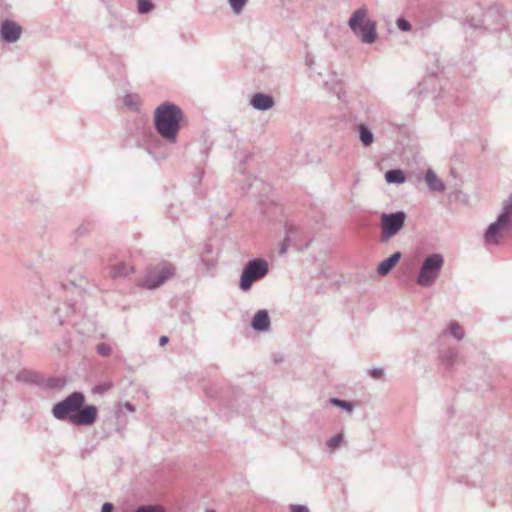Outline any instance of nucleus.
Listing matches in <instances>:
<instances>
[{"label": "nucleus", "mask_w": 512, "mask_h": 512, "mask_svg": "<svg viewBox=\"0 0 512 512\" xmlns=\"http://www.w3.org/2000/svg\"><path fill=\"white\" fill-rule=\"evenodd\" d=\"M82 392L74 391L53 405L51 414L59 421H67L76 426H91L98 417L95 405H86Z\"/></svg>", "instance_id": "nucleus-1"}, {"label": "nucleus", "mask_w": 512, "mask_h": 512, "mask_svg": "<svg viewBox=\"0 0 512 512\" xmlns=\"http://www.w3.org/2000/svg\"><path fill=\"white\" fill-rule=\"evenodd\" d=\"M184 114L174 103L164 102L157 106L154 112V127L156 132L168 143H176L180 130V122Z\"/></svg>", "instance_id": "nucleus-2"}, {"label": "nucleus", "mask_w": 512, "mask_h": 512, "mask_svg": "<svg viewBox=\"0 0 512 512\" xmlns=\"http://www.w3.org/2000/svg\"><path fill=\"white\" fill-rule=\"evenodd\" d=\"M175 266L167 261H160L146 267L143 276L138 280L137 286L148 290H155L175 275Z\"/></svg>", "instance_id": "nucleus-3"}, {"label": "nucleus", "mask_w": 512, "mask_h": 512, "mask_svg": "<svg viewBox=\"0 0 512 512\" xmlns=\"http://www.w3.org/2000/svg\"><path fill=\"white\" fill-rule=\"evenodd\" d=\"M366 17L367 9L361 7L352 13L348 26L363 43L371 44L377 39L376 22Z\"/></svg>", "instance_id": "nucleus-4"}, {"label": "nucleus", "mask_w": 512, "mask_h": 512, "mask_svg": "<svg viewBox=\"0 0 512 512\" xmlns=\"http://www.w3.org/2000/svg\"><path fill=\"white\" fill-rule=\"evenodd\" d=\"M269 272V264L263 258L249 260L243 267L239 287L242 291L251 289L254 282L263 279Z\"/></svg>", "instance_id": "nucleus-5"}, {"label": "nucleus", "mask_w": 512, "mask_h": 512, "mask_svg": "<svg viewBox=\"0 0 512 512\" xmlns=\"http://www.w3.org/2000/svg\"><path fill=\"white\" fill-rule=\"evenodd\" d=\"M444 265L443 255L440 253H432L428 255L422 262L417 276V283L421 287H430L438 278L440 271Z\"/></svg>", "instance_id": "nucleus-6"}, {"label": "nucleus", "mask_w": 512, "mask_h": 512, "mask_svg": "<svg viewBox=\"0 0 512 512\" xmlns=\"http://www.w3.org/2000/svg\"><path fill=\"white\" fill-rule=\"evenodd\" d=\"M512 230V213L506 210L497 217L496 221L491 223L485 234L484 239L487 244L496 245L504 237L505 234Z\"/></svg>", "instance_id": "nucleus-7"}, {"label": "nucleus", "mask_w": 512, "mask_h": 512, "mask_svg": "<svg viewBox=\"0 0 512 512\" xmlns=\"http://www.w3.org/2000/svg\"><path fill=\"white\" fill-rule=\"evenodd\" d=\"M406 214L403 211L381 215V241L387 242L404 227Z\"/></svg>", "instance_id": "nucleus-8"}, {"label": "nucleus", "mask_w": 512, "mask_h": 512, "mask_svg": "<svg viewBox=\"0 0 512 512\" xmlns=\"http://www.w3.org/2000/svg\"><path fill=\"white\" fill-rule=\"evenodd\" d=\"M285 232H286V236L280 244V249H279L280 255L286 254V252L290 246H295L298 249L307 248L309 246V243H307L305 246H302L300 243H298L299 237L302 232L297 226L292 225V224H286Z\"/></svg>", "instance_id": "nucleus-9"}, {"label": "nucleus", "mask_w": 512, "mask_h": 512, "mask_svg": "<svg viewBox=\"0 0 512 512\" xmlns=\"http://www.w3.org/2000/svg\"><path fill=\"white\" fill-rule=\"evenodd\" d=\"M22 31L17 22L6 19L0 24V39L5 43H15L20 39Z\"/></svg>", "instance_id": "nucleus-10"}, {"label": "nucleus", "mask_w": 512, "mask_h": 512, "mask_svg": "<svg viewBox=\"0 0 512 512\" xmlns=\"http://www.w3.org/2000/svg\"><path fill=\"white\" fill-rule=\"evenodd\" d=\"M459 362V351L457 348H447L439 353V363L445 371H453Z\"/></svg>", "instance_id": "nucleus-11"}, {"label": "nucleus", "mask_w": 512, "mask_h": 512, "mask_svg": "<svg viewBox=\"0 0 512 512\" xmlns=\"http://www.w3.org/2000/svg\"><path fill=\"white\" fill-rule=\"evenodd\" d=\"M250 105L258 111H267L274 107V98L266 93H255L250 98Z\"/></svg>", "instance_id": "nucleus-12"}, {"label": "nucleus", "mask_w": 512, "mask_h": 512, "mask_svg": "<svg viewBox=\"0 0 512 512\" xmlns=\"http://www.w3.org/2000/svg\"><path fill=\"white\" fill-rule=\"evenodd\" d=\"M270 324L271 321L267 310L257 311L251 321L252 329L257 332L267 331Z\"/></svg>", "instance_id": "nucleus-13"}, {"label": "nucleus", "mask_w": 512, "mask_h": 512, "mask_svg": "<svg viewBox=\"0 0 512 512\" xmlns=\"http://www.w3.org/2000/svg\"><path fill=\"white\" fill-rule=\"evenodd\" d=\"M401 257H402L401 252L397 251V252L393 253L391 256L384 259L383 261H381L378 264L377 273L381 276H385V275L389 274L392 271V269L395 267V265L399 262Z\"/></svg>", "instance_id": "nucleus-14"}, {"label": "nucleus", "mask_w": 512, "mask_h": 512, "mask_svg": "<svg viewBox=\"0 0 512 512\" xmlns=\"http://www.w3.org/2000/svg\"><path fill=\"white\" fill-rule=\"evenodd\" d=\"M324 88L335 94L338 99H342V94H344L343 87L341 81L338 79L336 73L329 74L328 79L323 84Z\"/></svg>", "instance_id": "nucleus-15"}, {"label": "nucleus", "mask_w": 512, "mask_h": 512, "mask_svg": "<svg viewBox=\"0 0 512 512\" xmlns=\"http://www.w3.org/2000/svg\"><path fill=\"white\" fill-rule=\"evenodd\" d=\"M502 15L499 13L497 8H490L483 18V23L486 27H491L492 30H498L501 25Z\"/></svg>", "instance_id": "nucleus-16"}, {"label": "nucleus", "mask_w": 512, "mask_h": 512, "mask_svg": "<svg viewBox=\"0 0 512 512\" xmlns=\"http://www.w3.org/2000/svg\"><path fill=\"white\" fill-rule=\"evenodd\" d=\"M425 181L430 190L443 192L445 190L444 182L436 175L432 169H428L425 173Z\"/></svg>", "instance_id": "nucleus-17"}, {"label": "nucleus", "mask_w": 512, "mask_h": 512, "mask_svg": "<svg viewBox=\"0 0 512 512\" xmlns=\"http://www.w3.org/2000/svg\"><path fill=\"white\" fill-rule=\"evenodd\" d=\"M356 132L363 146L369 147L372 145L374 134L366 124L360 123L356 125Z\"/></svg>", "instance_id": "nucleus-18"}, {"label": "nucleus", "mask_w": 512, "mask_h": 512, "mask_svg": "<svg viewBox=\"0 0 512 512\" xmlns=\"http://www.w3.org/2000/svg\"><path fill=\"white\" fill-rule=\"evenodd\" d=\"M133 272V268L126 263H118L110 266L109 276L111 278L127 277Z\"/></svg>", "instance_id": "nucleus-19"}, {"label": "nucleus", "mask_w": 512, "mask_h": 512, "mask_svg": "<svg viewBox=\"0 0 512 512\" xmlns=\"http://www.w3.org/2000/svg\"><path fill=\"white\" fill-rule=\"evenodd\" d=\"M66 384H67L66 379L62 378V377H49V378L44 379L41 376L39 385H41L47 389L61 390L66 386Z\"/></svg>", "instance_id": "nucleus-20"}, {"label": "nucleus", "mask_w": 512, "mask_h": 512, "mask_svg": "<svg viewBox=\"0 0 512 512\" xmlns=\"http://www.w3.org/2000/svg\"><path fill=\"white\" fill-rule=\"evenodd\" d=\"M17 380L26 382V383H34V384H40L41 376L35 372H32L30 370L23 369L18 372L16 376Z\"/></svg>", "instance_id": "nucleus-21"}, {"label": "nucleus", "mask_w": 512, "mask_h": 512, "mask_svg": "<svg viewBox=\"0 0 512 512\" xmlns=\"http://www.w3.org/2000/svg\"><path fill=\"white\" fill-rule=\"evenodd\" d=\"M385 180L388 183H394V184H402L405 182L406 177L402 170L400 169H392L388 170L385 173Z\"/></svg>", "instance_id": "nucleus-22"}, {"label": "nucleus", "mask_w": 512, "mask_h": 512, "mask_svg": "<svg viewBox=\"0 0 512 512\" xmlns=\"http://www.w3.org/2000/svg\"><path fill=\"white\" fill-rule=\"evenodd\" d=\"M330 402L333 406L339 407L348 412L349 414L353 412L354 405L350 401L342 400L339 398H331Z\"/></svg>", "instance_id": "nucleus-23"}, {"label": "nucleus", "mask_w": 512, "mask_h": 512, "mask_svg": "<svg viewBox=\"0 0 512 512\" xmlns=\"http://www.w3.org/2000/svg\"><path fill=\"white\" fill-rule=\"evenodd\" d=\"M343 442H344L343 433H337L334 436H332L330 439L327 440L326 446L331 451H334V450L338 449Z\"/></svg>", "instance_id": "nucleus-24"}, {"label": "nucleus", "mask_w": 512, "mask_h": 512, "mask_svg": "<svg viewBox=\"0 0 512 512\" xmlns=\"http://www.w3.org/2000/svg\"><path fill=\"white\" fill-rule=\"evenodd\" d=\"M448 331L458 341L464 338V330L457 322H451L448 326Z\"/></svg>", "instance_id": "nucleus-25"}, {"label": "nucleus", "mask_w": 512, "mask_h": 512, "mask_svg": "<svg viewBox=\"0 0 512 512\" xmlns=\"http://www.w3.org/2000/svg\"><path fill=\"white\" fill-rule=\"evenodd\" d=\"M154 7L151 0H137V11L139 14H148L153 11Z\"/></svg>", "instance_id": "nucleus-26"}, {"label": "nucleus", "mask_w": 512, "mask_h": 512, "mask_svg": "<svg viewBox=\"0 0 512 512\" xmlns=\"http://www.w3.org/2000/svg\"><path fill=\"white\" fill-rule=\"evenodd\" d=\"M124 104L130 109H137L139 104V97L136 94H127L124 97Z\"/></svg>", "instance_id": "nucleus-27"}, {"label": "nucleus", "mask_w": 512, "mask_h": 512, "mask_svg": "<svg viewBox=\"0 0 512 512\" xmlns=\"http://www.w3.org/2000/svg\"><path fill=\"white\" fill-rule=\"evenodd\" d=\"M247 2L248 0H228L229 5L236 14H239L243 10Z\"/></svg>", "instance_id": "nucleus-28"}, {"label": "nucleus", "mask_w": 512, "mask_h": 512, "mask_svg": "<svg viewBox=\"0 0 512 512\" xmlns=\"http://www.w3.org/2000/svg\"><path fill=\"white\" fill-rule=\"evenodd\" d=\"M96 351L99 355L103 357H108L111 355L112 349L107 343H100L96 346Z\"/></svg>", "instance_id": "nucleus-29"}, {"label": "nucleus", "mask_w": 512, "mask_h": 512, "mask_svg": "<svg viewBox=\"0 0 512 512\" xmlns=\"http://www.w3.org/2000/svg\"><path fill=\"white\" fill-rule=\"evenodd\" d=\"M134 512H163V509L158 505H141Z\"/></svg>", "instance_id": "nucleus-30"}, {"label": "nucleus", "mask_w": 512, "mask_h": 512, "mask_svg": "<svg viewBox=\"0 0 512 512\" xmlns=\"http://www.w3.org/2000/svg\"><path fill=\"white\" fill-rule=\"evenodd\" d=\"M397 24V27L401 30V31H410L411 30V24L405 20L404 18H399L396 22Z\"/></svg>", "instance_id": "nucleus-31"}, {"label": "nucleus", "mask_w": 512, "mask_h": 512, "mask_svg": "<svg viewBox=\"0 0 512 512\" xmlns=\"http://www.w3.org/2000/svg\"><path fill=\"white\" fill-rule=\"evenodd\" d=\"M368 373L372 378L380 379L384 374V370L382 368H372Z\"/></svg>", "instance_id": "nucleus-32"}, {"label": "nucleus", "mask_w": 512, "mask_h": 512, "mask_svg": "<svg viewBox=\"0 0 512 512\" xmlns=\"http://www.w3.org/2000/svg\"><path fill=\"white\" fill-rule=\"evenodd\" d=\"M291 512H309V509L305 505H291Z\"/></svg>", "instance_id": "nucleus-33"}, {"label": "nucleus", "mask_w": 512, "mask_h": 512, "mask_svg": "<svg viewBox=\"0 0 512 512\" xmlns=\"http://www.w3.org/2000/svg\"><path fill=\"white\" fill-rule=\"evenodd\" d=\"M113 511V504L106 502L102 506V512H112Z\"/></svg>", "instance_id": "nucleus-34"}, {"label": "nucleus", "mask_w": 512, "mask_h": 512, "mask_svg": "<svg viewBox=\"0 0 512 512\" xmlns=\"http://www.w3.org/2000/svg\"><path fill=\"white\" fill-rule=\"evenodd\" d=\"M503 210H506L508 212H510L509 210H512V194L509 196L508 200L506 201Z\"/></svg>", "instance_id": "nucleus-35"}, {"label": "nucleus", "mask_w": 512, "mask_h": 512, "mask_svg": "<svg viewBox=\"0 0 512 512\" xmlns=\"http://www.w3.org/2000/svg\"><path fill=\"white\" fill-rule=\"evenodd\" d=\"M123 407L126 410H128L129 412H134L135 411L134 405L132 403L128 402V401L123 404Z\"/></svg>", "instance_id": "nucleus-36"}, {"label": "nucleus", "mask_w": 512, "mask_h": 512, "mask_svg": "<svg viewBox=\"0 0 512 512\" xmlns=\"http://www.w3.org/2000/svg\"><path fill=\"white\" fill-rule=\"evenodd\" d=\"M465 25H468L469 27H472V28H478L481 26L480 24L475 23L473 19L467 20L465 22Z\"/></svg>", "instance_id": "nucleus-37"}, {"label": "nucleus", "mask_w": 512, "mask_h": 512, "mask_svg": "<svg viewBox=\"0 0 512 512\" xmlns=\"http://www.w3.org/2000/svg\"><path fill=\"white\" fill-rule=\"evenodd\" d=\"M169 341V338L165 335L161 336L159 339V345L164 346Z\"/></svg>", "instance_id": "nucleus-38"}, {"label": "nucleus", "mask_w": 512, "mask_h": 512, "mask_svg": "<svg viewBox=\"0 0 512 512\" xmlns=\"http://www.w3.org/2000/svg\"><path fill=\"white\" fill-rule=\"evenodd\" d=\"M306 63H307V65L311 66V64L313 63V61H312L311 59H308V58H307V59H306Z\"/></svg>", "instance_id": "nucleus-39"}, {"label": "nucleus", "mask_w": 512, "mask_h": 512, "mask_svg": "<svg viewBox=\"0 0 512 512\" xmlns=\"http://www.w3.org/2000/svg\"><path fill=\"white\" fill-rule=\"evenodd\" d=\"M206 512H215L214 510H206Z\"/></svg>", "instance_id": "nucleus-40"}]
</instances>
